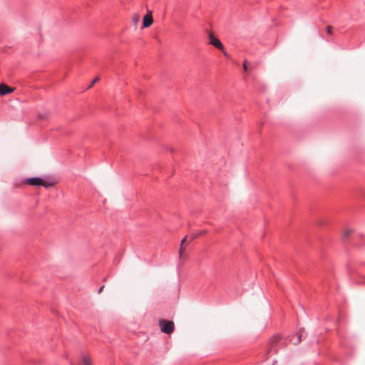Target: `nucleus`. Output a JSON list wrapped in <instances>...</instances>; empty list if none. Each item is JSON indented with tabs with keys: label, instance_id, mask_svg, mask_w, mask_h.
Returning <instances> with one entry per match:
<instances>
[{
	"label": "nucleus",
	"instance_id": "nucleus-1",
	"mask_svg": "<svg viewBox=\"0 0 365 365\" xmlns=\"http://www.w3.org/2000/svg\"><path fill=\"white\" fill-rule=\"evenodd\" d=\"M285 341L280 335H274L269 339V351L277 353L280 347L284 346Z\"/></svg>",
	"mask_w": 365,
	"mask_h": 365
},
{
	"label": "nucleus",
	"instance_id": "nucleus-2",
	"mask_svg": "<svg viewBox=\"0 0 365 365\" xmlns=\"http://www.w3.org/2000/svg\"><path fill=\"white\" fill-rule=\"evenodd\" d=\"M26 181L31 185L43 186L46 188L53 185V182L43 180L38 177L29 178Z\"/></svg>",
	"mask_w": 365,
	"mask_h": 365
},
{
	"label": "nucleus",
	"instance_id": "nucleus-3",
	"mask_svg": "<svg viewBox=\"0 0 365 365\" xmlns=\"http://www.w3.org/2000/svg\"><path fill=\"white\" fill-rule=\"evenodd\" d=\"M160 330L165 334H171L174 331L175 324L173 321L160 319L159 321Z\"/></svg>",
	"mask_w": 365,
	"mask_h": 365
},
{
	"label": "nucleus",
	"instance_id": "nucleus-4",
	"mask_svg": "<svg viewBox=\"0 0 365 365\" xmlns=\"http://www.w3.org/2000/svg\"><path fill=\"white\" fill-rule=\"evenodd\" d=\"M208 38H209V44L213 46L215 48L222 50L223 49V44L222 42L217 38L214 34L212 32H210L208 34Z\"/></svg>",
	"mask_w": 365,
	"mask_h": 365
},
{
	"label": "nucleus",
	"instance_id": "nucleus-5",
	"mask_svg": "<svg viewBox=\"0 0 365 365\" xmlns=\"http://www.w3.org/2000/svg\"><path fill=\"white\" fill-rule=\"evenodd\" d=\"M304 329H300L295 334L289 336V341L294 345H297L302 341Z\"/></svg>",
	"mask_w": 365,
	"mask_h": 365
},
{
	"label": "nucleus",
	"instance_id": "nucleus-6",
	"mask_svg": "<svg viewBox=\"0 0 365 365\" xmlns=\"http://www.w3.org/2000/svg\"><path fill=\"white\" fill-rule=\"evenodd\" d=\"M14 91V88H11L5 83H0V96H3L11 93Z\"/></svg>",
	"mask_w": 365,
	"mask_h": 365
},
{
	"label": "nucleus",
	"instance_id": "nucleus-7",
	"mask_svg": "<svg viewBox=\"0 0 365 365\" xmlns=\"http://www.w3.org/2000/svg\"><path fill=\"white\" fill-rule=\"evenodd\" d=\"M153 22V19L151 14H147L144 16L143 20V26L144 28L149 27Z\"/></svg>",
	"mask_w": 365,
	"mask_h": 365
},
{
	"label": "nucleus",
	"instance_id": "nucleus-8",
	"mask_svg": "<svg viewBox=\"0 0 365 365\" xmlns=\"http://www.w3.org/2000/svg\"><path fill=\"white\" fill-rule=\"evenodd\" d=\"M78 365H92L91 359L88 355L84 354Z\"/></svg>",
	"mask_w": 365,
	"mask_h": 365
},
{
	"label": "nucleus",
	"instance_id": "nucleus-9",
	"mask_svg": "<svg viewBox=\"0 0 365 365\" xmlns=\"http://www.w3.org/2000/svg\"><path fill=\"white\" fill-rule=\"evenodd\" d=\"M206 233V230L197 231L190 235V240H193Z\"/></svg>",
	"mask_w": 365,
	"mask_h": 365
},
{
	"label": "nucleus",
	"instance_id": "nucleus-10",
	"mask_svg": "<svg viewBox=\"0 0 365 365\" xmlns=\"http://www.w3.org/2000/svg\"><path fill=\"white\" fill-rule=\"evenodd\" d=\"M187 239V236L185 237L182 240H181V244H180V256L181 257L182 256V245L183 243L185 242Z\"/></svg>",
	"mask_w": 365,
	"mask_h": 365
},
{
	"label": "nucleus",
	"instance_id": "nucleus-11",
	"mask_svg": "<svg viewBox=\"0 0 365 365\" xmlns=\"http://www.w3.org/2000/svg\"><path fill=\"white\" fill-rule=\"evenodd\" d=\"M351 232V230L349 229H346L344 232V237H347Z\"/></svg>",
	"mask_w": 365,
	"mask_h": 365
},
{
	"label": "nucleus",
	"instance_id": "nucleus-12",
	"mask_svg": "<svg viewBox=\"0 0 365 365\" xmlns=\"http://www.w3.org/2000/svg\"><path fill=\"white\" fill-rule=\"evenodd\" d=\"M327 33L329 35L332 33V27L331 26H327L326 28Z\"/></svg>",
	"mask_w": 365,
	"mask_h": 365
},
{
	"label": "nucleus",
	"instance_id": "nucleus-13",
	"mask_svg": "<svg viewBox=\"0 0 365 365\" xmlns=\"http://www.w3.org/2000/svg\"><path fill=\"white\" fill-rule=\"evenodd\" d=\"M243 68H244L245 71H247L248 70L247 65V61L246 60L244 61Z\"/></svg>",
	"mask_w": 365,
	"mask_h": 365
},
{
	"label": "nucleus",
	"instance_id": "nucleus-14",
	"mask_svg": "<svg viewBox=\"0 0 365 365\" xmlns=\"http://www.w3.org/2000/svg\"><path fill=\"white\" fill-rule=\"evenodd\" d=\"M98 81V78H96L93 80V81L91 82V85L89 86L88 88H91L96 82H97Z\"/></svg>",
	"mask_w": 365,
	"mask_h": 365
},
{
	"label": "nucleus",
	"instance_id": "nucleus-15",
	"mask_svg": "<svg viewBox=\"0 0 365 365\" xmlns=\"http://www.w3.org/2000/svg\"><path fill=\"white\" fill-rule=\"evenodd\" d=\"M220 51L222 52V53L224 54L225 56H226L227 58L230 57L228 53L224 50V48L222 50H220Z\"/></svg>",
	"mask_w": 365,
	"mask_h": 365
},
{
	"label": "nucleus",
	"instance_id": "nucleus-16",
	"mask_svg": "<svg viewBox=\"0 0 365 365\" xmlns=\"http://www.w3.org/2000/svg\"><path fill=\"white\" fill-rule=\"evenodd\" d=\"M103 288H104V286H103H103H101V287L99 288V289H98V293H101V292H102V290L103 289Z\"/></svg>",
	"mask_w": 365,
	"mask_h": 365
},
{
	"label": "nucleus",
	"instance_id": "nucleus-17",
	"mask_svg": "<svg viewBox=\"0 0 365 365\" xmlns=\"http://www.w3.org/2000/svg\"><path fill=\"white\" fill-rule=\"evenodd\" d=\"M138 21V19H134V21H135V22H137Z\"/></svg>",
	"mask_w": 365,
	"mask_h": 365
}]
</instances>
